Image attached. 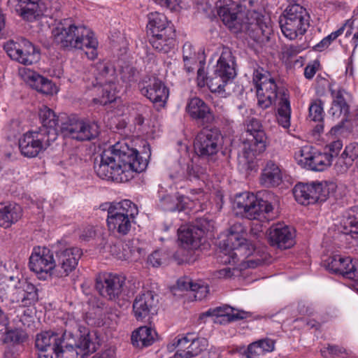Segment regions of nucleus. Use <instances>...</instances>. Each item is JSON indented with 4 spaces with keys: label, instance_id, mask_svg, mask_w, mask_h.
Segmentation results:
<instances>
[{
    "label": "nucleus",
    "instance_id": "nucleus-1",
    "mask_svg": "<svg viewBox=\"0 0 358 358\" xmlns=\"http://www.w3.org/2000/svg\"><path fill=\"white\" fill-rule=\"evenodd\" d=\"M147 166L148 160L136 149L126 143L117 142L101 154L100 163H95L94 168L100 178L114 181L122 180L120 176L124 171L141 173Z\"/></svg>",
    "mask_w": 358,
    "mask_h": 358
},
{
    "label": "nucleus",
    "instance_id": "nucleus-2",
    "mask_svg": "<svg viewBox=\"0 0 358 358\" xmlns=\"http://www.w3.org/2000/svg\"><path fill=\"white\" fill-rule=\"evenodd\" d=\"M252 81L256 87L258 106L264 110L277 102L278 122L284 128H289L292 109L288 89L268 72L264 73L263 69L254 71Z\"/></svg>",
    "mask_w": 358,
    "mask_h": 358
},
{
    "label": "nucleus",
    "instance_id": "nucleus-3",
    "mask_svg": "<svg viewBox=\"0 0 358 358\" xmlns=\"http://www.w3.org/2000/svg\"><path fill=\"white\" fill-rule=\"evenodd\" d=\"M216 7L220 18L231 32H243L253 38H268L271 28L262 22L258 13L233 0H219Z\"/></svg>",
    "mask_w": 358,
    "mask_h": 358
},
{
    "label": "nucleus",
    "instance_id": "nucleus-4",
    "mask_svg": "<svg viewBox=\"0 0 358 358\" xmlns=\"http://www.w3.org/2000/svg\"><path fill=\"white\" fill-rule=\"evenodd\" d=\"M89 330L81 327L72 315L68 314L64 322L63 340L56 345L55 355L57 358H84L94 352L97 343Z\"/></svg>",
    "mask_w": 358,
    "mask_h": 358
},
{
    "label": "nucleus",
    "instance_id": "nucleus-5",
    "mask_svg": "<svg viewBox=\"0 0 358 358\" xmlns=\"http://www.w3.org/2000/svg\"><path fill=\"white\" fill-rule=\"evenodd\" d=\"M52 34L55 43L64 50L87 49L88 59L93 60L97 57L98 41L94 33L84 25H76L72 18L62 19Z\"/></svg>",
    "mask_w": 358,
    "mask_h": 358
},
{
    "label": "nucleus",
    "instance_id": "nucleus-6",
    "mask_svg": "<svg viewBox=\"0 0 358 358\" xmlns=\"http://www.w3.org/2000/svg\"><path fill=\"white\" fill-rule=\"evenodd\" d=\"M138 214L137 206L129 199L110 203L106 218L108 231L117 237L128 235L136 224Z\"/></svg>",
    "mask_w": 358,
    "mask_h": 358
},
{
    "label": "nucleus",
    "instance_id": "nucleus-7",
    "mask_svg": "<svg viewBox=\"0 0 358 358\" xmlns=\"http://www.w3.org/2000/svg\"><path fill=\"white\" fill-rule=\"evenodd\" d=\"M278 203V197L271 191H263L257 195L249 192L240 194L236 201L237 209L243 216L249 220L266 218L264 215L272 213Z\"/></svg>",
    "mask_w": 358,
    "mask_h": 358
},
{
    "label": "nucleus",
    "instance_id": "nucleus-8",
    "mask_svg": "<svg viewBox=\"0 0 358 358\" xmlns=\"http://www.w3.org/2000/svg\"><path fill=\"white\" fill-rule=\"evenodd\" d=\"M245 230L240 223L232 225L226 240L220 243L222 262L224 264H237L240 258L251 256L255 251L254 245L245 238Z\"/></svg>",
    "mask_w": 358,
    "mask_h": 358
},
{
    "label": "nucleus",
    "instance_id": "nucleus-9",
    "mask_svg": "<svg viewBox=\"0 0 358 358\" xmlns=\"http://www.w3.org/2000/svg\"><path fill=\"white\" fill-rule=\"evenodd\" d=\"M283 35L289 40L303 36L310 26V15L301 4L288 5L279 17Z\"/></svg>",
    "mask_w": 358,
    "mask_h": 358
},
{
    "label": "nucleus",
    "instance_id": "nucleus-10",
    "mask_svg": "<svg viewBox=\"0 0 358 358\" xmlns=\"http://www.w3.org/2000/svg\"><path fill=\"white\" fill-rule=\"evenodd\" d=\"M245 126L250 138L243 143V158L248 164V169H252L256 157L266 150V136L260 120L257 118H248Z\"/></svg>",
    "mask_w": 358,
    "mask_h": 358
},
{
    "label": "nucleus",
    "instance_id": "nucleus-11",
    "mask_svg": "<svg viewBox=\"0 0 358 358\" xmlns=\"http://www.w3.org/2000/svg\"><path fill=\"white\" fill-rule=\"evenodd\" d=\"M223 144V136L217 127L203 128L200 131L194 141V150L197 159L215 162L219 150Z\"/></svg>",
    "mask_w": 358,
    "mask_h": 358
},
{
    "label": "nucleus",
    "instance_id": "nucleus-12",
    "mask_svg": "<svg viewBox=\"0 0 358 358\" xmlns=\"http://www.w3.org/2000/svg\"><path fill=\"white\" fill-rule=\"evenodd\" d=\"M208 341L193 332L178 334L167 345L169 350L176 349L173 358H194L207 350Z\"/></svg>",
    "mask_w": 358,
    "mask_h": 358
},
{
    "label": "nucleus",
    "instance_id": "nucleus-13",
    "mask_svg": "<svg viewBox=\"0 0 358 358\" xmlns=\"http://www.w3.org/2000/svg\"><path fill=\"white\" fill-rule=\"evenodd\" d=\"M214 223L213 220L206 217L196 218L194 224L179 228L178 239L184 247L196 250L202 244L205 236L213 231Z\"/></svg>",
    "mask_w": 358,
    "mask_h": 358
},
{
    "label": "nucleus",
    "instance_id": "nucleus-14",
    "mask_svg": "<svg viewBox=\"0 0 358 358\" xmlns=\"http://www.w3.org/2000/svg\"><path fill=\"white\" fill-rule=\"evenodd\" d=\"M43 130H31L24 133L18 141L21 154L27 158H34L44 152L55 140V134L43 132Z\"/></svg>",
    "mask_w": 358,
    "mask_h": 358
},
{
    "label": "nucleus",
    "instance_id": "nucleus-15",
    "mask_svg": "<svg viewBox=\"0 0 358 358\" xmlns=\"http://www.w3.org/2000/svg\"><path fill=\"white\" fill-rule=\"evenodd\" d=\"M124 276L105 273L96 279L95 288L99 294L107 300L116 301L125 294Z\"/></svg>",
    "mask_w": 358,
    "mask_h": 358
},
{
    "label": "nucleus",
    "instance_id": "nucleus-16",
    "mask_svg": "<svg viewBox=\"0 0 358 358\" xmlns=\"http://www.w3.org/2000/svg\"><path fill=\"white\" fill-rule=\"evenodd\" d=\"M61 131L80 141L94 139L100 133L99 127L96 122L84 121L75 117H68L66 122H62Z\"/></svg>",
    "mask_w": 358,
    "mask_h": 358
},
{
    "label": "nucleus",
    "instance_id": "nucleus-17",
    "mask_svg": "<svg viewBox=\"0 0 358 358\" xmlns=\"http://www.w3.org/2000/svg\"><path fill=\"white\" fill-rule=\"evenodd\" d=\"M3 49L13 60L24 65H31L40 59V51L30 41L22 38L19 42L7 41Z\"/></svg>",
    "mask_w": 358,
    "mask_h": 358
},
{
    "label": "nucleus",
    "instance_id": "nucleus-18",
    "mask_svg": "<svg viewBox=\"0 0 358 358\" xmlns=\"http://www.w3.org/2000/svg\"><path fill=\"white\" fill-rule=\"evenodd\" d=\"M329 193L326 185L321 182H313L310 184L298 183L293 189L296 201L305 206L325 201Z\"/></svg>",
    "mask_w": 358,
    "mask_h": 358
},
{
    "label": "nucleus",
    "instance_id": "nucleus-19",
    "mask_svg": "<svg viewBox=\"0 0 358 358\" xmlns=\"http://www.w3.org/2000/svg\"><path fill=\"white\" fill-rule=\"evenodd\" d=\"M294 157L298 164L315 171H322L331 164V155L327 152H321L312 146L300 148L295 152Z\"/></svg>",
    "mask_w": 358,
    "mask_h": 358
},
{
    "label": "nucleus",
    "instance_id": "nucleus-20",
    "mask_svg": "<svg viewBox=\"0 0 358 358\" xmlns=\"http://www.w3.org/2000/svg\"><path fill=\"white\" fill-rule=\"evenodd\" d=\"M159 297L155 291L143 290L134 299L132 313L137 321L149 320L157 313Z\"/></svg>",
    "mask_w": 358,
    "mask_h": 358
},
{
    "label": "nucleus",
    "instance_id": "nucleus-21",
    "mask_svg": "<svg viewBox=\"0 0 358 358\" xmlns=\"http://www.w3.org/2000/svg\"><path fill=\"white\" fill-rule=\"evenodd\" d=\"M82 255L81 249L77 247L60 249L57 251L55 252L53 277L64 278L69 276L77 267Z\"/></svg>",
    "mask_w": 358,
    "mask_h": 358
},
{
    "label": "nucleus",
    "instance_id": "nucleus-22",
    "mask_svg": "<svg viewBox=\"0 0 358 358\" xmlns=\"http://www.w3.org/2000/svg\"><path fill=\"white\" fill-rule=\"evenodd\" d=\"M324 266L329 272L341 275L343 278L358 282V260L350 257L334 255L323 261Z\"/></svg>",
    "mask_w": 358,
    "mask_h": 358
},
{
    "label": "nucleus",
    "instance_id": "nucleus-23",
    "mask_svg": "<svg viewBox=\"0 0 358 358\" xmlns=\"http://www.w3.org/2000/svg\"><path fill=\"white\" fill-rule=\"evenodd\" d=\"M55 266L53 253L48 248L34 249L29 257V266L31 271L37 274L38 278L46 279L48 276H53Z\"/></svg>",
    "mask_w": 358,
    "mask_h": 358
},
{
    "label": "nucleus",
    "instance_id": "nucleus-24",
    "mask_svg": "<svg viewBox=\"0 0 358 358\" xmlns=\"http://www.w3.org/2000/svg\"><path fill=\"white\" fill-rule=\"evenodd\" d=\"M21 10L22 18L31 22L42 16L53 17L59 11L60 4L58 0H29Z\"/></svg>",
    "mask_w": 358,
    "mask_h": 358
},
{
    "label": "nucleus",
    "instance_id": "nucleus-25",
    "mask_svg": "<svg viewBox=\"0 0 358 358\" xmlns=\"http://www.w3.org/2000/svg\"><path fill=\"white\" fill-rule=\"evenodd\" d=\"M185 111L192 120L201 125L210 124L214 120V114L210 107L197 96L188 99Z\"/></svg>",
    "mask_w": 358,
    "mask_h": 358
},
{
    "label": "nucleus",
    "instance_id": "nucleus-26",
    "mask_svg": "<svg viewBox=\"0 0 358 358\" xmlns=\"http://www.w3.org/2000/svg\"><path fill=\"white\" fill-rule=\"evenodd\" d=\"M138 87L141 94L154 103L162 106L168 99L169 89L159 78H149L146 86L143 82L138 83Z\"/></svg>",
    "mask_w": 358,
    "mask_h": 358
},
{
    "label": "nucleus",
    "instance_id": "nucleus-27",
    "mask_svg": "<svg viewBox=\"0 0 358 358\" xmlns=\"http://www.w3.org/2000/svg\"><path fill=\"white\" fill-rule=\"evenodd\" d=\"M295 230L282 223L273 225L269 229L271 245L280 249L286 250L295 244Z\"/></svg>",
    "mask_w": 358,
    "mask_h": 358
},
{
    "label": "nucleus",
    "instance_id": "nucleus-28",
    "mask_svg": "<svg viewBox=\"0 0 358 358\" xmlns=\"http://www.w3.org/2000/svg\"><path fill=\"white\" fill-rule=\"evenodd\" d=\"M152 48L159 53L168 54L178 45L175 29H166L164 31L148 36Z\"/></svg>",
    "mask_w": 358,
    "mask_h": 358
},
{
    "label": "nucleus",
    "instance_id": "nucleus-29",
    "mask_svg": "<svg viewBox=\"0 0 358 358\" xmlns=\"http://www.w3.org/2000/svg\"><path fill=\"white\" fill-rule=\"evenodd\" d=\"M235 66L236 60L231 50L229 48H223L215 66V73L230 82L236 76Z\"/></svg>",
    "mask_w": 358,
    "mask_h": 358
},
{
    "label": "nucleus",
    "instance_id": "nucleus-30",
    "mask_svg": "<svg viewBox=\"0 0 358 358\" xmlns=\"http://www.w3.org/2000/svg\"><path fill=\"white\" fill-rule=\"evenodd\" d=\"M234 308L225 306H219L215 308H210L206 312L207 316H215V322L221 324H229L231 322L238 321L248 318L250 315L248 312L244 310H236Z\"/></svg>",
    "mask_w": 358,
    "mask_h": 358
},
{
    "label": "nucleus",
    "instance_id": "nucleus-31",
    "mask_svg": "<svg viewBox=\"0 0 358 358\" xmlns=\"http://www.w3.org/2000/svg\"><path fill=\"white\" fill-rule=\"evenodd\" d=\"M282 182V169L278 164L269 160L266 162L259 177V183L267 188L279 186Z\"/></svg>",
    "mask_w": 358,
    "mask_h": 358
},
{
    "label": "nucleus",
    "instance_id": "nucleus-32",
    "mask_svg": "<svg viewBox=\"0 0 358 358\" xmlns=\"http://www.w3.org/2000/svg\"><path fill=\"white\" fill-rule=\"evenodd\" d=\"M39 117L42 126L37 130H43V132L49 134L52 131L55 134V140L57 138L59 131H61V125L63 118L57 116L55 113L46 106H43L39 110Z\"/></svg>",
    "mask_w": 358,
    "mask_h": 358
},
{
    "label": "nucleus",
    "instance_id": "nucleus-33",
    "mask_svg": "<svg viewBox=\"0 0 358 358\" xmlns=\"http://www.w3.org/2000/svg\"><path fill=\"white\" fill-rule=\"evenodd\" d=\"M16 288V301L24 307L35 304L38 300V289L26 280H18Z\"/></svg>",
    "mask_w": 358,
    "mask_h": 358
},
{
    "label": "nucleus",
    "instance_id": "nucleus-34",
    "mask_svg": "<svg viewBox=\"0 0 358 358\" xmlns=\"http://www.w3.org/2000/svg\"><path fill=\"white\" fill-rule=\"evenodd\" d=\"M157 336L155 329L148 326H141L133 331L131 342L134 348L143 349L151 346L157 341Z\"/></svg>",
    "mask_w": 358,
    "mask_h": 358
},
{
    "label": "nucleus",
    "instance_id": "nucleus-35",
    "mask_svg": "<svg viewBox=\"0 0 358 358\" xmlns=\"http://www.w3.org/2000/svg\"><path fill=\"white\" fill-rule=\"evenodd\" d=\"M22 208L17 203L0 204V227L8 229L20 220Z\"/></svg>",
    "mask_w": 358,
    "mask_h": 358
},
{
    "label": "nucleus",
    "instance_id": "nucleus-36",
    "mask_svg": "<svg viewBox=\"0 0 358 358\" xmlns=\"http://www.w3.org/2000/svg\"><path fill=\"white\" fill-rule=\"evenodd\" d=\"M94 69L96 82V83L92 82L94 87L113 83V81L115 80V70L110 62L105 61L99 62L95 64Z\"/></svg>",
    "mask_w": 358,
    "mask_h": 358
},
{
    "label": "nucleus",
    "instance_id": "nucleus-37",
    "mask_svg": "<svg viewBox=\"0 0 358 358\" xmlns=\"http://www.w3.org/2000/svg\"><path fill=\"white\" fill-rule=\"evenodd\" d=\"M26 80L32 88L42 94L48 95L56 92V86L50 80L34 71L29 70L26 73Z\"/></svg>",
    "mask_w": 358,
    "mask_h": 358
},
{
    "label": "nucleus",
    "instance_id": "nucleus-38",
    "mask_svg": "<svg viewBox=\"0 0 358 358\" xmlns=\"http://www.w3.org/2000/svg\"><path fill=\"white\" fill-rule=\"evenodd\" d=\"M146 28L148 36L164 31L166 29H175L166 16L159 12H152L148 15Z\"/></svg>",
    "mask_w": 358,
    "mask_h": 358
},
{
    "label": "nucleus",
    "instance_id": "nucleus-39",
    "mask_svg": "<svg viewBox=\"0 0 358 358\" xmlns=\"http://www.w3.org/2000/svg\"><path fill=\"white\" fill-rule=\"evenodd\" d=\"M62 340H63V334L59 336L52 331H43L37 334L35 345L39 352L47 350L55 351L56 345H61Z\"/></svg>",
    "mask_w": 358,
    "mask_h": 358
},
{
    "label": "nucleus",
    "instance_id": "nucleus-40",
    "mask_svg": "<svg viewBox=\"0 0 358 358\" xmlns=\"http://www.w3.org/2000/svg\"><path fill=\"white\" fill-rule=\"evenodd\" d=\"M331 96L333 97L332 106L330 108V113L334 117H339L342 114L347 117L349 113V105L344 98L345 90L339 88L337 90H330Z\"/></svg>",
    "mask_w": 358,
    "mask_h": 358
},
{
    "label": "nucleus",
    "instance_id": "nucleus-41",
    "mask_svg": "<svg viewBox=\"0 0 358 358\" xmlns=\"http://www.w3.org/2000/svg\"><path fill=\"white\" fill-rule=\"evenodd\" d=\"M343 225L344 233L350 234L355 239H358V206L351 207L343 215Z\"/></svg>",
    "mask_w": 358,
    "mask_h": 358
},
{
    "label": "nucleus",
    "instance_id": "nucleus-42",
    "mask_svg": "<svg viewBox=\"0 0 358 358\" xmlns=\"http://www.w3.org/2000/svg\"><path fill=\"white\" fill-rule=\"evenodd\" d=\"M358 157V143H351L346 145L341 156L338 158V162L345 166V169H348L352 165L353 162Z\"/></svg>",
    "mask_w": 358,
    "mask_h": 358
},
{
    "label": "nucleus",
    "instance_id": "nucleus-43",
    "mask_svg": "<svg viewBox=\"0 0 358 358\" xmlns=\"http://www.w3.org/2000/svg\"><path fill=\"white\" fill-rule=\"evenodd\" d=\"M139 71L131 64H126L120 68V79L127 85L131 86V84L136 83L139 78Z\"/></svg>",
    "mask_w": 358,
    "mask_h": 358
},
{
    "label": "nucleus",
    "instance_id": "nucleus-44",
    "mask_svg": "<svg viewBox=\"0 0 358 358\" xmlns=\"http://www.w3.org/2000/svg\"><path fill=\"white\" fill-rule=\"evenodd\" d=\"M99 86L102 88V96L99 98H94L93 102L103 106L113 102L116 99L115 80L113 81V83H108L106 85Z\"/></svg>",
    "mask_w": 358,
    "mask_h": 358
},
{
    "label": "nucleus",
    "instance_id": "nucleus-45",
    "mask_svg": "<svg viewBox=\"0 0 358 358\" xmlns=\"http://www.w3.org/2000/svg\"><path fill=\"white\" fill-rule=\"evenodd\" d=\"M196 158L191 159L186 165V174L189 180L201 179L206 173V169L198 164Z\"/></svg>",
    "mask_w": 358,
    "mask_h": 358
},
{
    "label": "nucleus",
    "instance_id": "nucleus-46",
    "mask_svg": "<svg viewBox=\"0 0 358 358\" xmlns=\"http://www.w3.org/2000/svg\"><path fill=\"white\" fill-rule=\"evenodd\" d=\"M324 116V111L322 100L317 99L312 101L308 108L309 118L314 122H322Z\"/></svg>",
    "mask_w": 358,
    "mask_h": 358
},
{
    "label": "nucleus",
    "instance_id": "nucleus-47",
    "mask_svg": "<svg viewBox=\"0 0 358 358\" xmlns=\"http://www.w3.org/2000/svg\"><path fill=\"white\" fill-rule=\"evenodd\" d=\"M229 83L222 76H218L215 73L209 78L207 86L212 92L222 94L225 92V86Z\"/></svg>",
    "mask_w": 358,
    "mask_h": 358
},
{
    "label": "nucleus",
    "instance_id": "nucleus-48",
    "mask_svg": "<svg viewBox=\"0 0 358 358\" xmlns=\"http://www.w3.org/2000/svg\"><path fill=\"white\" fill-rule=\"evenodd\" d=\"M5 339L7 343L21 344L27 341V334L21 329L6 330Z\"/></svg>",
    "mask_w": 358,
    "mask_h": 358
},
{
    "label": "nucleus",
    "instance_id": "nucleus-49",
    "mask_svg": "<svg viewBox=\"0 0 358 358\" xmlns=\"http://www.w3.org/2000/svg\"><path fill=\"white\" fill-rule=\"evenodd\" d=\"M179 202L178 197L166 194L160 197L159 205L161 208L166 211L180 210L181 208L178 205Z\"/></svg>",
    "mask_w": 358,
    "mask_h": 358
},
{
    "label": "nucleus",
    "instance_id": "nucleus-50",
    "mask_svg": "<svg viewBox=\"0 0 358 358\" xmlns=\"http://www.w3.org/2000/svg\"><path fill=\"white\" fill-rule=\"evenodd\" d=\"M345 30V25L340 27L335 31L331 32L329 35L324 37L320 43L316 44L313 49L315 51L322 52L327 49L333 41H334L338 36L343 34Z\"/></svg>",
    "mask_w": 358,
    "mask_h": 358
},
{
    "label": "nucleus",
    "instance_id": "nucleus-51",
    "mask_svg": "<svg viewBox=\"0 0 358 358\" xmlns=\"http://www.w3.org/2000/svg\"><path fill=\"white\" fill-rule=\"evenodd\" d=\"M141 245L138 239H133L126 244V246L129 249L131 256L136 259L145 255V250Z\"/></svg>",
    "mask_w": 358,
    "mask_h": 358
},
{
    "label": "nucleus",
    "instance_id": "nucleus-52",
    "mask_svg": "<svg viewBox=\"0 0 358 358\" xmlns=\"http://www.w3.org/2000/svg\"><path fill=\"white\" fill-rule=\"evenodd\" d=\"M320 352L322 356L324 358L328 357V354L334 357L345 354V350L338 345L329 344L327 348L321 349Z\"/></svg>",
    "mask_w": 358,
    "mask_h": 358
},
{
    "label": "nucleus",
    "instance_id": "nucleus-53",
    "mask_svg": "<svg viewBox=\"0 0 358 358\" xmlns=\"http://www.w3.org/2000/svg\"><path fill=\"white\" fill-rule=\"evenodd\" d=\"M302 50L303 48L299 45H285L282 50V58L289 60L296 56Z\"/></svg>",
    "mask_w": 358,
    "mask_h": 358
},
{
    "label": "nucleus",
    "instance_id": "nucleus-54",
    "mask_svg": "<svg viewBox=\"0 0 358 358\" xmlns=\"http://www.w3.org/2000/svg\"><path fill=\"white\" fill-rule=\"evenodd\" d=\"M192 292H195L194 297L196 300H202L208 294L209 287L207 284L200 280L195 282Z\"/></svg>",
    "mask_w": 358,
    "mask_h": 358
},
{
    "label": "nucleus",
    "instance_id": "nucleus-55",
    "mask_svg": "<svg viewBox=\"0 0 358 358\" xmlns=\"http://www.w3.org/2000/svg\"><path fill=\"white\" fill-rule=\"evenodd\" d=\"M262 350L257 341L250 344L243 355L244 358H258L259 355H263Z\"/></svg>",
    "mask_w": 358,
    "mask_h": 358
},
{
    "label": "nucleus",
    "instance_id": "nucleus-56",
    "mask_svg": "<svg viewBox=\"0 0 358 358\" xmlns=\"http://www.w3.org/2000/svg\"><path fill=\"white\" fill-rule=\"evenodd\" d=\"M195 50L190 42H185L182 46V59L186 60H195Z\"/></svg>",
    "mask_w": 358,
    "mask_h": 358
},
{
    "label": "nucleus",
    "instance_id": "nucleus-57",
    "mask_svg": "<svg viewBox=\"0 0 358 358\" xmlns=\"http://www.w3.org/2000/svg\"><path fill=\"white\" fill-rule=\"evenodd\" d=\"M196 282H194L189 277L185 276L179 278L177 281L178 288L180 290H190L192 291L194 287Z\"/></svg>",
    "mask_w": 358,
    "mask_h": 358
},
{
    "label": "nucleus",
    "instance_id": "nucleus-58",
    "mask_svg": "<svg viewBox=\"0 0 358 358\" xmlns=\"http://www.w3.org/2000/svg\"><path fill=\"white\" fill-rule=\"evenodd\" d=\"M162 256L160 251L155 250L148 256V263L153 267H159L162 264Z\"/></svg>",
    "mask_w": 358,
    "mask_h": 358
},
{
    "label": "nucleus",
    "instance_id": "nucleus-59",
    "mask_svg": "<svg viewBox=\"0 0 358 358\" xmlns=\"http://www.w3.org/2000/svg\"><path fill=\"white\" fill-rule=\"evenodd\" d=\"M156 4L161 7L169 8L171 10H176L180 5V0H152Z\"/></svg>",
    "mask_w": 358,
    "mask_h": 358
},
{
    "label": "nucleus",
    "instance_id": "nucleus-60",
    "mask_svg": "<svg viewBox=\"0 0 358 358\" xmlns=\"http://www.w3.org/2000/svg\"><path fill=\"white\" fill-rule=\"evenodd\" d=\"M328 148L329 152L328 153L329 155H331V162L332 161V158L334 157L338 156L340 150H341L343 147V143L341 140H337L335 141H333L329 145H328Z\"/></svg>",
    "mask_w": 358,
    "mask_h": 358
},
{
    "label": "nucleus",
    "instance_id": "nucleus-61",
    "mask_svg": "<svg viewBox=\"0 0 358 358\" xmlns=\"http://www.w3.org/2000/svg\"><path fill=\"white\" fill-rule=\"evenodd\" d=\"M320 64L315 61L313 64H308L304 69V76L308 80H311L315 75Z\"/></svg>",
    "mask_w": 358,
    "mask_h": 358
},
{
    "label": "nucleus",
    "instance_id": "nucleus-62",
    "mask_svg": "<svg viewBox=\"0 0 358 358\" xmlns=\"http://www.w3.org/2000/svg\"><path fill=\"white\" fill-rule=\"evenodd\" d=\"M209 78L207 77L204 67H200L197 71L196 82L199 87H203L208 85Z\"/></svg>",
    "mask_w": 358,
    "mask_h": 358
},
{
    "label": "nucleus",
    "instance_id": "nucleus-63",
    "mask_svg": "<svg viewBox=\"0 0 358 358\" xmlns=\"http://www.w3.org/2000/svg\"><path fill=\"white\" fill-rule=\"evenodd\" d=\"M261 347L263 353L266 352H271L274 349V342L270 338L261 339L257 341Z\"/></svg>",
    "mask_w": 358,
    "mask_h": 358
},
{
    "label": "nucleus",
    "instance_id": "nucleus-64",
    "mask_svg": "<svg viewBox=\"0 0 358 358\" xmlns=\"http://www.w3.org/2000/svg\"><path fill=\"white\" fill-rule=\"evenodd\" d=\"M99 358H115V351L113 348L109 347L101 351V352L96 353Z\"/></svg>",
    "mask_w": 358,
    "mask_h": 358
}]
</instances>
